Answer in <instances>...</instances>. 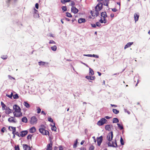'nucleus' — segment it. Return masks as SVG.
Segmentation results:
<instances>
[{"mask_svg":"<svg viewBox=\"0 0 150 150\" xmlns=\"http://www.w3.org/2000/svg\"><path fill=\"white\" fill-rule=\"evenodd\" d=\"M120 142L122 145H124V142L122 137H121L120 139Z\"/></svg>","mask_w":150,"mask_h":150,"instance_id":"nucleus-38","label":"nucleus"},{"mask_svg":"<svg viewBox=\"0 0 150 150\" xmlns=\"http://www.w3.org/2000/svg\"><path fill=\"white\" fill-rule=\"evenodd\" d=\"M13 98L14 99H17L19 98V96L17 94H16L13 95Z\"/></svg>","mask_w":150,"mask_h":150,"instance_id":"nucleus-35","label":"nucleus"},{"mask_svg":"<svg viewBox=\"0 0 150 150\" xmlns=\"http://www.w3.org/2000/svg\"><path fill=\"white\" fill-rule=\"evenodd\" d=\"M105 117L107 119H109L110 118V117L108 116H106Z\"/></svg>","mask_w":150,"mask_h":150,"instance_id":"nucleus-57","label":"nucleus"},{"mask_svg":"<svg viewBox=\"0 0 150 150\" xmlns=\"http://www.w3.org/2000/svg\"><path fill=\"white\" fill-rule=\"evenodd\" d=\"M6 96L7 97L11 98H12V96H13V93H11V94L10 95H8V94H6Z\"/></svg>","mask_w":150,"mask_h":150,"instance_id":"nucleus-36","label":"nucleus"},{"mask_svg":"<svg viewBox=\"0 0 150 150\" xmlns=\"http://www.w3.org/2000/svg\"><path fill=\"white\" fill-rule=\"evenodd\" d=\"M15 134H16V135L19 136V133L18 132H16H16H15Z\"/></svg>","mask_w":150,"mask_h":150,"instance_id":"nucleus-62","label":"nucleus"},{"mask_svg":"<svg viewBox=\"0 0 150 150\" xmlns=\"http://www.w3.org/2000/svg\"><path fill=\"white\" fill-rule=\"evenodd\" d=\"M1 105L2 106L3 110H4L6 109V108H7L6 105L2 102H1Z\"/></svg>","mask_w":150,"mask_h":150,"instance_id":"nucleus-23","label":"nucleus"},{"mask_svg":"<svg viewBox=\"0 0 150 150\" xmlns=\"http://www.w3.org/2000/svg\"><path fill=\"white\" fill-rule=\"evenodd\" d=\"M16 117L10 116V117L8 119V121L10 123H15L17 122V120H16Z\"/></svg>","mask_w":150,"mask_h":150,"instance_id":"nucleus-8","label":"nucleus"},{"mask_svg":"<svg viewBox=\"0 0 150 150\" xmlns=\"http://www.w3.org/2000/svg\"><path fill=\"white\" fill-rule=\"evenodd\" d=\"M110 17L112 18H113L114 17V14L113 13H112L110 14Z\"/></svg>","mask_w":150,"mask_h":150,"instance_id":"nucleus-55","label":"nucleus"},{"mask_svg":"<svg viewBox=\"0 0 150 150\" xmlns=\"http://www.w3.org/2000/svg\"><path fill=\"white\" fill-rule=\"evenodd\" d=\"M49 43L50 44H55L56 42H54V41H53V40H50L49 42Z\"/></svg>","mask_w":150,"mask_h":150,"instance_id":"nucleus-43","label":"nucleus"},{"mask_svg":"<svg viewBox=\"0 0 150 150\" xmlns=\"http://www.w3.org/2000/svg\"><path fill=\"white\" fill-rule=\"evenodd\" d=\"M85 142V141L84 140H82L81 142V145H83V143H84V142Z\"/></svg>","mask_w":150,"mask_h":150,"instance_id":"nucleus-58","label":"nucleus"},{"mask_svg":"<svg viewBox=\"0 0 150 150\" xmlns=\"http://www.w3.org/2000/svg\"><path fill=\"white\" fill-rule=\"evenodd\" d=\"M5 110H6L5 113L7 115H8L12 112V110L8 107L6 108Z\"/></svg>","mask_w":150,"mask_h":150,"instance_id":"nucleus-14","label":"nucleus"},{"mask_svg":"<svg viewBox=\"0 0 150 150\" xmlns=\"http://www.w3.org/2000/svg\"><path fill=\"white\" fill-rule=\"evenodd\" d=\"M113 135L112 132H109L107 136V139L109 142L107 144L108 146L114 147H116L117 146L116 140L113 141L111 143L110 141L112 140Z\"/></svg>","mask_w":150,"mask_h":150,"instance_id":"nucleus-1","label":"nucleus"},{"mask_svg":"<svg viewBox=\"0 0 150 150\" xmlns=\"http://www.w3.org/2000/svg\"><path fill=\"white\" fill-rule=\"evenodd\" d=\"M45 63V62L40 61L38 62V64L40 66H44Z\"/></svg>","mask_w":150,"mask_h":150,"instance_id":"nucleus-32","label":"nucleus"},{"mask_svg":"<svg viewBox=\"0 0 150 150\" xmlns=\"http://www.w3.org/2000/svg\"><path fill=\"white\" fill-rule=\"evenodd\" d=\"M28 133V131L27 130L23 131L21 132L20 135L21 137H24Z\"/></svg>","mask_w":150,"mask_h":150,"instance_id":"nucleus-12","label":"nucleus"},{"mask_svg":"<svg viewBox=\"0 0 150 150\" xmlns=\"http://www.w3.org/2000/svg\"><path fill=\"white\" fill-rule=\"evenodd\" d=\"M59 150H63V148L62 147V146H59Z\"/></svg>","mask_w":150,"mask_h":150,"instance_id":"nucleus-52","label":"nucleus"},{"mask_svg":"<svg viewBox=\"0 0 150 150\" xmlns=\"http://www.w3.org/2000/svg\"><path fill=\"white\" fill-rule=\"evenodd\" d=\"M28 119L25 117H23L22 119V122L27 123L28 122Z\"/></svg>","mask_w":150,"mask_h":150,"instance_id":"nucleus-26","label":"nucleus"},{"mask_svg":"<svg viewBox=\"0 0 150 150\" xmlns=\"http://www.w3.org/2000/svg\"><path fill=\"white\" fill-rule=\"evenodd\" d=\"M37 112L38 113H39L40 112L41 110L39 107H38L37 108Z\"/></svg>","mask_w":150,"mask_h":150,"instance_id":"nucleus-42","label":"nucleus"},{"mask_svg":"<svg viewBox=\"0 0 150 150\" xmlns=\"http://www.w3.org/2000/svg\"><path fill=\"white\" fill-rule=\"evenodd\" d=\"M94 74V71L92 69L89 68V75L90 76H92Z\"/></svg>","mask_w":150,"mask_h":150,"instance_id":"nucleus-21","label":"nucleus"},{"mask_svg":"<svg viewBox=\"0 0 150 150\" xmlns=\"http://www.w3.org/2000/svg\"><path fill=\"white\" fill-rule=\"evenodd\" d=\"M78 143V140L77 139H76V140L75 142V143H74V145H73V148H75L77 146V144Z\"/></svg>","mask_w":150,"mask_h":150,"instance_id":"nucleus-30","label":"nucleus"},{"mask_svg":"<svg viewBox=\"0 0 150 150\" xmlns=\"http://www.w3.org/2000/svg\"><path fill=\"white\" fill-rule=\"evenodd\" d=\"M134 18L135 22L138 20L139 18V15L137 13H135L134 14Z\"/></svg>","mask_w":150,"mask_h":150,"instance_id":"nucleus-17","label":"nucleus"},{"mask_svg":"<svg viewBox=\"0 0 150 150\" xmlns=\"http://www.w3.org/2000/svg\"><path fill=\"white\" fill-rule=\"evenodd\" d=\"M75 5V3L74 1H71L70 5L72 7H74V6Z\"/></svg>","mask_w":150,"mask_h":150,"instance_id":"nucleus-41","label":"nucleus"},{"mask_svg":"<svg viewBox=\"0 0 150 150\" xmlns=\"http://www.w3.org/2000/svg\"><path fill=\"white\" fill-rule=\"evenodd\" d=\"M32 135L31 134H29L28 135L27 137V139H31Z\"/></svg>","mask_w":150,"mask_h":150,"instance_id":"nucleus-40","label":"nucleus"},{"mask_svg":"<svg viewBox=\"0 0 150 150\" xmlns=\"http://www.w3.org/2000/svg\"><path fill=\"white\" fill-rule=\"evenodd\" d=\"M6 128L5 127H3L1 129V131L3 133L6 130Z\"/></svg>","mask_w":150,"mask_h":150,"instance_id":"nucleus-50","label":"nucleus"},{"mask_svg":"<svg viewBox=\"0 0 150 150\" xmlns=\"http://www.w3.org/2000/svg\"><path fill=\"white\" fill-rule=\"evenodd\" d=\"M86 20L84 18H80L78 20V22L79 23H84L86 22Z\"/></svg>","mask_w":150,"mask_h":150,"instance_id":"nucleus-22","label":"nucleus"},{"mask_svg":"<svg viewBox=\"0 0 150 150\" xmlns=\"http://www.w3.org/2000/svg\"><path fill=\"white\" fill-rule=\"evenodd\" d=\"M23 104L27 108H29L30 107V105L27 102H24Z\"/></svg>","mask_w":150,"mask_h":150,"instance_id":"nucleus-25","label":"nucleus"},{"mask_svg":"<svg viewBox=\"0 0 150 150\" xmlns=\"http://www.w3.org/2000/svg\"><path fill=\"white\" fill-rule=\"evenodd\" d=\"M35 8L37 9H38L39 8V4L38 3H36L35 5Z\"/></svg>","mask_w":150,"mask_h":150,"instance_id":"nucleus-51","label":"nucleus"},{"mask_svg":"<svg viewBox=\"0 0 150 150\" xmlns=\"http://www.w3.org/2000/svg\"><path fill=\"white\" fill-rule=\"evenodd\" d=\"M94 146L92 145L90 147L89 150H94Z\"/></svg>","mask_w":150,"mask_h":150,"instance_id":"nucleus-45","label":"nucleus"},{"mask_svg":"<svg viewBox=\"0 0 150 150\" xmlns=\"http://www.w3.org/2000/svg\"><path fill=\"white\" fill-rule=\"evenodd\" d=\"M133 43V42H129L125 46L124 49H125L127 48L130 47Z\"/></svg>","mask_w":150,"mask_h":150,"instance_id":"nucleus-20","label":"nucleus"},{"mask_svg":"<svg viewBox=\"0 0 150 150\" xmlns=\"http://www.w3.org/2000/svg\"><path fill=\"white\" fill-rule=\"evenodd\" d=\"M71 0H61V2L62 4H64L66 2H69Z\"/></svg>","mask_w":150,"mask_h":150,"instance_id":"nucleus-33","label":"nucleus"},{"mask_svg":"<svg viewBox=\"0 0 150 150\" xmlns=\"http://www.w3.org/2000/svg\"><path fill=\"white\" fill-rule=\"evenodd\" d=\"M118 127L120 128V130H122L123 129V127L122 125H120L119 123H117V124Z\"/></svg>","mask_w":150,"mask_h":150,"instance_id":"nucleus-34","label":"nucleus"},{"mask_svg":"<svg viewBox=\"0 0 150 150\" xmlns=\"http://www.w3.org/2000/svg\"><path fill=\"white\" fill-rule=\"evenodd\" d=\"M117 4H118L119 5L120 7V5H121L120 2H117Z\"/></svg>","mask_w":150,"mask_h":150,"instance_id":"nucleus-59","label":"nucleus"},{"mask_svg":"<svg viewBox=\"0 0 150 150\" xmlns=\"http://www.w3.org/2000/svg\"><path fill=\"white\" fill-rule=\"evenodd\" d=\"M51 129L52 130H54V131H56L57 129V128L54 125L53 126H52V127L51 128Z\"/></svg>","mask_w":150,"mask_h":150,"instance_id":"nucleus-44","label":"nucleus"},{"mask_svg":"<svg viewBox=\"0 0 150 150\" xmlns=\"http://www.w3.org/2000/svg\"><path fill=\"white\" fill-rule=\"evenodd\" d=\"M45 126L42 125L40 126V128L39 129V131L43 135H47L49 134L48 131L45 129Z\"/></svg>","mask_w":150,"mask_h":150,"instance_id":"nucleus-5","label":"nucleus"},{"mask_svg":"<svg viewBox=\"0 0 150 150\" xmlns=\"http://www.w3.org/2000/svg\"><path fill=\"white\" fill-rule=\"evenodd\" d=\"M108 0H105L104 2V5L105 6H108L109 4Z\"/></svg>","mask_w":150,"mask_h":150,"instance_id":"nucleus-29","label":"nucleus"},{"mask_svg":"<svg viewBox=\"0 0 150 150\" xmlns=\"http://www.w3.org/2000/svg\"><path fill=\"white\" fill-rule=\"evenodd\" d=\"M53 142L51 140L50 141V143L47 145L46 150H52V146Z\"/></svg>","mask_w":150,"mask_h":150,"instance_id":"nucleus-9","label":"nucleus"},{"mask_svg":"<svg viewBox=\"0 0 150 150\" xmlns=\"http://www.w3.org/2000/svg\"><path fill=\"white\" fill-rule=\"evenodd\" d=\"M48 120L49 122H53V119L51 117H48Z\"/></svg>","mask_w":150,"mask_h":150,"instance_id":"nucleus-49","label":"nucleus"},{"mask_svg":"<svg viewBox=\"0 0 150 150\" xmlns=\"http://www.w3.org/2000/svg\"><path fill=\"white\" fill-rule=\"evenodd\" d=\"M62 10L64 11H66L67 10V8L66 6H63L62 7Z\"/></svg>","mask_w":150,"mask_h":150,"instance_id":"nucleus-47","label":"nucleus"},{"mask_svg":"<svg viewBox=\"0 0 150 150\" xmlns=\"http://www.w3.org/2000/svg\"><path fill=\"white\" fill-rule=\"evenodd\" d=\"M97 73H98V74L99 76H100L101 75V73L98 71L97 72Z\"/></svg>","mask_w":150,"mask_h":150,"instance_id":"nucleus-61","label":"nucleus"},{"mask_svg":"<svg viewBox=\"0 0 150 150\" xmlns=\"http://www.w3.org/2000/svg\"><path fill=\"white\" fill-rule=\"evenodd\" d=\"M41 113L45 115H46V113L43 111L41 112Z\"/></svg>","mask_w":150,"mask_h":150,"instance_id":"nucleus-60","label":"nucleus"},{"mask_svg":"<svg viewBox=\"0 0 150 150\" xmlns=\"http://www.w3.org/2000/svg\"><path fill=\"white\" fill-rule=\"evenodd\" d=\"M66 16L69 17H71L72 16L71 14L69 12L66 13Z\"/></svg>","mask_w":150,"mask_h":150,"instance_id":"nucleus-39","label":"nucleus"},{"mask_svg":"<svg viewBox=\"0 0 150 150\" xmlns=\"http://www.w3.org/2000/svg\"><path fill=\"white\" fill-rule=\"evenodd\" d=\"M37 118L35 116L32 117L30 121V123L32 125L36 124L37 122Z\"/></svg>","mask_w":150,"mask_h":150,"instance_id":"nucleus-7","label":"nucleus"},{"mask_svg":"<svg viewBox=\"0 0 150 150\" xmlns=\"http://www.w3.org/2000/svg\"><path fill=\"white\" fill-rule=\"evenodd\" d=\"M119 120L117 118H114L112 120V122L113 123H118L119 122Z\"/></svg>","mask_w":150,"mask_h":150,"instance_id":"nucleus-27","label":"nucleus"},{"mask_svg":"<svg viewBox=\"0 0 150 150\" xmlns=\"http://www.w3.org/2000/svg\"><path fill=\"white\" fill-rule=\"evenodd\" d=\"M110 105L112 106V107H117V105H113V104H111Z\"/></svg>","mask_w":150,"mask_h":150,"instance_id":"nucleus-56","label":"nucleus"},{"mask_svg":"<svg viewBox=\"0 0 150 150\" xmlns=\"http://www.w3.org/2000/svg\"><path fill=\"white\" fill-rule=\"evenodd\" d=\"M10 128H11L12 129V133L13 134L14 136H15V132L16 131V127H9V129H10Z\"/></svg>","mask_w":150,"mask_h":150,"instance_id":"nucleus-24","label":"nucleus"},{"mask_svg":"<svg viewBox=\"0 0 150 150\" xmlns=\"http://www.w3.org/2000/svg\"><path fill=\"white\" fill-rule=\"evenodd\" d=\"M107 122V121L106 119L102 118L97 122V124L98 125L101 126L105 123Z\"/></svg>","mask_w":150,"mask_h":150,"instance_id":"nucleus-6","label":"nucleus"},{"mask_svg":"<svg viewBox=\"0 0 150 150\" xmlns=\"http://www.w3.org/2000/svg\"><path fill=\"white\" fill-rule=\"evenodd\" d=\"M23 146L24 150H31L30 147L26 144H23Z\"/></svg>","mask_w":150,"mask_h":150,"instance_id":"nucleus-13","label":"nucleus"},{"mask_svg":"<svg viewBox=\"0 0 150 150\" xmlns=\"http://www.w3.org/2000/svg\"><path fill=\"white\" fill-rule=\"evenodd\" d=\"M51 49L53 51H55L57 49V47L56 45H54L50 47Z\"/></svg>","mask_w":150,"mask_h":150,"instance_id":"nucleus-28","label":"nucleus"},{"mask_svg":"<svg viewBox=\"0 0 150 150\" xmlns=\"http://www.w3.org/2000/svg\"><path fill=\"white\" fill-rule=\"evenodd\" d=\"M71 11L74 14H76L78 12L79 10L75 7H72L71 8Z\"/></svg>","mask_w":150,"mask_h":150,"instance_id":"nucleus-11","label":"nucleus"},{"mask_svg":"<svg viewBox=\"0 0 150 150\" xmlns=\"http://www.w3.org/2000/svg\"><path fill=\"white\" fill-rule=\"evenodd\" d=\"M7 57L8 56H7V55H3L1 57V58L4 59H5L7 58Z\"/></svg>","mask_w":150,"mask_h":150,"instance_id":"nucleus-46","label":"nucleus"},{"mask_svg":"<svg viewBox=\"0 0 150 150\" xmlns=\"http://www.w3.org/2000/svg\"><path fill=\"white\" fill-rule=\"evenodd\" d=\"M103 4L100 2L98 3L95 7V10L93 12L92 11L91 13L92 16H97L99 14V11L102 9L103 7Z\"/></svg>","mask_w":150,"mask_h":150,"instance_id":"nucleus-3","label":"nucleus"},{"mask_svg":"<svg viewBox=\"0 0 150 150\" xmlns=\"http://www.w3.org/2000/svg\"><path fill=\"white\" fill-rule=\"evenodd\" d=\"M13 108L14 110L13 113L15 117H18L22 116L23 114L21 111V109L19 106L14 105L13 106Z\"/></svg>","mask_w":150,"mask_h":150,"instance_id":"nucleus-2","label":"nucleus"},{"mask_svg":"<svg viewBox=\"0 0 150 150\" xmlns=\"http://www.w3.org/2000/svg\"><path fill=\"white\" fill-rule=\"evenodd\" d=\"M85 78L88 80H94L96 79L95 76H86Z\"/></svg>","mask_w":150,"mask_h":150,"instance_id":"nucleus-15","label":"nucleus"},{"mask_svg":"<svg viewBox=\"0 0 150 150\" xmlns=\"http://www.w3.org/2000/svg\"><path fill=\"white\" fill-rule=\"evenodd\" d=\"M36 131V128L34 127H33L30 128L29 130L30 133H33L35 132Z\"/></svg>","mask_w":150,"mask_h":150,"instance_id":"nucleus-19","label":"nucleus"},{"mask_svg":"<svg viewBox=\"0 0 150 150\" xmlns=\"http://www.w3.org/2000/svg\"><path fill=\"white\" fill-rule=\"evenodd\" d=\"M103 141V137L102 136L100 137L97 138V144L98 146H100Z\"/></svg>","mask_w":150,"mask_h":150,"instance_id":"nucleus-10","label":"nucleus"},{"mask_svg":"<svg viewBox=\"0 0 150 150\" xmlns=\"http://www.w3.org/2000/svg\"><path fill=\"white\" fill-rule=\"evenodd\" d=\"M84 56H86L89 57H96L97 58H98L99 57V56L98 55H95V54H84Z\"/></svg>","mask_w":150,"mask_h":150,"instance_id":"nucleus-18","label":"nucleus"},{"mask_svg":"<svg viewBox=\"0 0 150 150\" xmlns=\"http://www.w3.org/2000/svg\"><path fill=\"white\" fill-rule=\"evenodd\" d=\"M66 19L67 21H69V18H66Z\"/></svg>","mask_w":150,"mask_h":150,"instance_id":"nucleus-64","label":"nucleus"},{"mask_svg":"<svg viewBox=\"0 0 150 150\" xmlns=\"http://www.w3.org/2000/svg\"><path fill=\"white\" fill-rule=\"evenodd\" d=\"M112 10L114 12H116L117 11V10L116 8H112Z\"/></svg>","mask_w":150,"mask_h":150,"instance_id":"nucleus-53","label":"nucleus"},{"mask_svg":"<svg viewBox=\"0 0 150 150\" xmlns=\"http://www.w3.org/2000/svg\"><path fill=\"white\" fill-rule=\"evenodd\" d=\"M91 25L93 28H95L96 27V25L95 24H91Z\"/></svg>","mask_w":150,"mask_h":150,"instance_id":"nucleus-54","label":"nucleus"},{"mask_svg":"<svg viewBox=\"0 0 150 150\" xmlns=\"http://www.w3.org/2000/svg\"><path fill=\"white\" fill-rule=\"evenodd\" d=\"M15 150H20V149L19 148V146L18 145L17 146H14Z\"/></svg>","mask_w":150,"mask_h":150,"instance_id":"nucleus-37","label":"nucleus"},{"mask_svg":"<svg viewBox=\"0 0 150 150\" xmlns=\"http://www.w3.org/2000/svg\"><path fill=\"white\" fill-rule=\"evenodd\" d=\"M101 18L99 20L100 22L101 23H105L107 22L106 18L107 17L106 13L105 12H102L101 13Z\"/></svg>","mask_w":150,"mask_h":150,"instance_id":"nucleus-4","label":"nucleus"},{"mask_svg":"<svg viewBox=\"0 0 150 150\" xmlns=\"http://www.w3.org/2000/svg\"><path fill=\"white\" fill-rule=\"evenodd\" d=\"M112 125H107L105 126V128L106 130L110 131L111 130V127H112Z\"/></svg>","mask_w":150,"mask_h":150,"instance_id":"nucleus-16","label":"nucleus"},{"mask_svg":"<svg viewBox=\"0 0 150 150\" xmlns=\"http://www.w3.org/2000/svg\"><path fill=\"white\" fill-rule=\"evenodd\" d=\"M93 139L94 140H95V142H96V141L95 140V137H93Z\"/></svg>","mask_w":150,"mask_h":150,"instance_id":"nucleus-63","label":"nucleus"},{"mask_svg":"<svg viewBox=\"0 0 150 150\" xmlns=\"http://www.w3.org/2000/svg\"><path fill=\"white\" fill-rule=\"evenodd\" d=\"M112 111L115 114H117L119 112V110H117L116 109H112Z\"/></svg>","mask_w":150,"mask_h":150,"instance_id":"nucleus-31","label":"nucleus"},{"mask_svg":"<svg viewBox=\"0 0 150 150\" xmlns=\"http://www.w3.org/2000/svg\"><path fill=\"white\" fill-rule=\"evenodd\" d=\"M96 26L98 27H100L101 25L99 22H96Z\"/></svg>","mask_w":150,"mask_h":150,"instance_id":"nucleus-48","label":"nucleus"}]
</instances>
